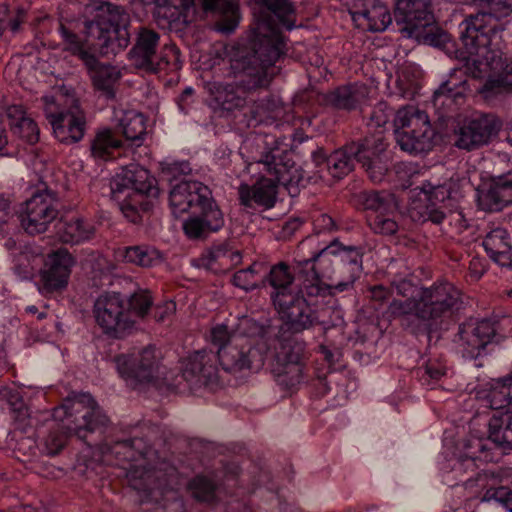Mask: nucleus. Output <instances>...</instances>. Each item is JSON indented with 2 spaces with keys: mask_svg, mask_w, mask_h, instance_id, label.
I'll use <instances>...</instances> for the list:
<instances>
[{
  "mask_svg": "<svg viewBox=\"0 0 512 512\" xmlns=\"http://www.w3.org/2000/svg\"><path fill=\"white\" fill-rule=\"evenodd\" d=\"M418 44L443 50L455 57L460 66L451 69L447 80L434 92L435 105L458 103L468 91L467 76L485 79L480 92L486 97L508 92L512 88V58L503 59L501 34H407Z\"/></svg>",
  "mask_w": 512,
  "mask_h": 512,
  "instance_id": "f257e3e1",
  "label": "nucleus"
},
{
  "mask_svg": "<svg viewBox=\"0 0 512 512\" xmlns=\"http://www.w3.org/2000/svg\"><path fill=\"white\" fill-rule=\"evenodd\" d=\"M284 34H249L225 47L237 84L213 83L209 87L210 106L215 111L232 112L245 107L247 94L270 82L268 69L287 51Z\"/></svg>",
  "mask_w": 512,
  "mask_h": 512,
  "instance_id": "f03ea898",
  "label": "nucleus"
},
{
  "mask_svg": "<svg viewBox=\"0 0 512 512\" xmlns=\"http://www.w3.org/2000/svg\"><path fill=\"white\" fill-rule=\"evenodd\" d=\"M264 331H253L237 342L222 347L215 354L201 350L189 355L183 366V378L191 384L214 382L218 375V363L227 372L250 370L259 371L266 359L265 344L262 343Z\"/></svg>",
  "mask_w": 512,
  "mask_h": 512,
  "instance_id": "7ed1b4c3",
  "label": "nucleus"
},
{
  "mask_svg": "<svg viewBox=\"0 0 512 512\" xmlns=\"http://www.w3.org/2000/svg\"><path fill=\"white\" fill-rule=\"evenodd\" d=\"M360 32H445L436 25L430 4L425 0H397L394 14L379 0H361L350 10Z\"/></svg>",
  "mask_w": 512,
  "mask_h": 512,
  "instance_id": "20e7f679",
  "label": "nucleus"
},
{
  "mask_svg": "<svg viewBox=\"0 0 512 512\" xmlns=\"http://www.w3.org/2000/svg\"><path fill=\"white\" fill-rule=\"evenodd\" d=\"M151 11L158 19L161 29L168 32H183L192 21L197 6L207 17L215 20L214 32H234L240 21L238 5L232 0H129Z\"/></svg>",
  "mask_w": 512,
  "mask_h": 512,
  "instance_id": "39448f33",
  "label": "nucleus"
},
{
  "mask_svg": "<svg viewBox=\"0 0 512 512\" xmlns=\"http://www.w3.org/2000/svg\"><path fill=\"white\" fill-rule=\"evenodd\" d=\"M246 170L253 176L260 174L254 185L241 184L238 188L240 204L246 208H272L276 202L277 186H294L300 180L294 161L279 148L263 152L259 158L247 163Z\"/></svg>",
  "mask_w": 512,
  "mask_h": 512,
  "instance_id": "423d86ee",
  "label": "nucleus"
},
{
  "mask_svg": "<svg viewBox=\"0 0 512 512\" xmlns=\"http://www.w3.org/2000/svg\"><path fill=\"white\" fill-rule=\"evenodd\" d=\"M398 295L405 300H393L388 312L395 318L414 317L431 330L434 323L458 303L460 291L449 282H437L430 287H417L407 280L396 284Z\"/></svg>",
  "mask_w": 512,
  "mask_h": 512,
  "instance_id": "0eeeda50",
  "label": "nucleus"
},
{
  "mask_svg": "<svg viewBox=\"0 0 512 512\" xmlns=\"http://www.w3.org/2000/svg\"><path fill=\"white\" fill-rule=\"evenodd\" d=\"M53 417L55 421L44 442L48 455L58 454L65 447L68 435L75 434L85 440L89 433L108 423V417L89 393H72L54 409Z\"/></svg>",
  "mask_w": 512,
  "mask_h": 512,
  "instance_id": "6e6552de",
  "label": "nucleus"
},
{
  "mask_svg": "<svg viewBox=\"0 0 512 512\" xmlns=\"http://www.w3.org/2000/svg\"><path fill=\"white\" fill-rule=\"evenodd\" d=\"M293 281L294 277L286 264L280 263L271 268L269 284L273 288V305L287 330L300 333L314 326L317 316L308 301L296 292Z\"/></svg>",
  "mask_w": 512,
  "mask_h": 512,
  "instance_id": "1a4fd4ad",
  "label": "nucleus"
},
{
  "mask_svg": "<svg viewBox=\"0 0 512 512\" xmlns=\"http://www.w3.org/2000/svg\"><path fill=\"white\" fill-rule=\"evenodd\" d=\"M488 438L470 437L464 444L455 471H474L477 462L498 461L506 450H512V409L494 414L488 423Z\"/></svg>",
  "mask_w": 512,
  "mask_h": 512,
  "instance_id": "9d476101",
  "label": "nucleus"
},
{
  "mask_svg": "<svg viewBox=\"0 0 512 512\" xmlns=\"http://www.w3.org/2000/svg\"><path fill=\"white\" fill-rule=\"evenodd\" d=\"M411 202L408 213L412 220L419 222L431 221L440 224L445 219L442 208L454 209L462 197L459 185L452 180L442 184L424 181L410 191Z\"/></svg>",
  "mask_w": 512,
  "mask_h": 512,
  "instance_id": "9b49d317",
  "label": "nucleus"
},
{
  "mask_svg": "<svg viewBox=\"0 0 512 512\" xmlns=\"http://www.w3.org/2000/svg\"><path fill=\"white\" fill-rule=\"evenodd\" d=\"M396 140L401 150L411 154L428 152L433 147V130L428 115L417 107L400 108L394 119Z\"/></svg>",
  "mask_w": 512,
  "mask_h": 512,
  "instance_id": "f8f14e48",
  "label": "nucleus"
},
{
  "mask_svg": "<svg viewBox=\"0 0 512 512\" xmlns=\"http://www.w3.org/2000/svg\"><path fill=\"white\" fill-rule=\"evenodd\" d=\"M93 316L102 333L113 339L125 338L135 326L127 301L116 292H105L96 298Z\"/></svg>",
  "mask_w": 512,
  "mask_h": 512,
  "instance_id": "ddd939ff",
  "label": "nucleus"
},
{
  "mask_svg": "<svg viewBox=\"0 0 512 512\" xmlns=\"http://www.w3.org/2000/svg\"><path fill=\"white\" fill-rule=\"evenodd\" d=\"M64 50L77 56L89 70L94 87L105 93L109 98L114 97V86L120 79V71L111 65H99L97 60L98 48L90 39H82L79 34H63Z\"/></svg>",
  "mask_w": 512,
  "mask_h": 512,
  "instance_id": "4468645a",
  "label": "nucleus"
},
{
  "mask_svg": "<svg viewBox=\"0 0 512 512\" xmlns=\"http://www.w3.org/2000/svg\"><path fill=\"white\" fill-rule=\"evenodd\" d=\"M63 99L62 95H44V112L58 141L65 144L76 143L85 133V115L78 105L72 106L69 110L62 109Z\"/></svg>",
  "mask_w": 512,
  "mask_h": 512,
  "instance_id": "2eb2a0df",
  "label": "nucleus"
},
{
  "mask_svg": "<svg viewBox=\"0 0 512 512\" xmlns=\"http://www.w3.org/2000/svg\"><path fill=\"white\" fill-rule=\"evenodd\" d=\"M361 204L366 211L369 228L376 234L393 235L398 230L395 219L399 208L396 196L386 190L363 192Z\"/></svg>",
  "mask_w": 512,
  "mask_h": 512,
  "instance_id": "dca6fc26",
  "label": "nucleus"
},
{
  "mask_svg": "<svg viewBox=\"0 0 512 512\" xmlns=\"http://www.w3.org/2000/svg\"><path fill=\"white\" fill-rule=\"evenodd\" d=\"M330 255L339 258V265L348 271V276L343 281L337 282L332 288L338 292H343L353 285L359 277L362 268V252L356 246H344L338 241H333L330 245L324 248L311 252L307 258H299V264H310L317 262L324 267L331 264Z\"/></svg>",
  "mask_w": 512,
  "mask_h": 512,
  "instance_id": "f3484780",
  "label": "nucleus"
},
{
  "mask_svg": "<svg viewBox=\"0 0 512 512\" xmlns=\"http://www.w3.org/2000/svg\"><path fill=\"white\" fill-rule=\"evenodd\" d=\"M112 198L122 201L121 210L131 222H136L138 214L133 205L126 203V198L132 194H144L151 188L148 170L138 164H130L121 169L110 182Z\"/></svg>",
  "mask_w": 512,
  "mask_h": 512,
  "instance_id": "a211bd4d",
  "label": "nucleus"
},
{
  "mask_svg": "<svg viewBox=\"0 0 512 512\" xmlns=\"http://www.w3.org/2000/svg\"><path fill=\"white\" fill-rule=\"evenodd\" d=\"M115 364L120 377L132 387L138 383L151 382L159 374V359L152 346L137 353L118 355L115 357Z\"/></svg>",
  "mask_w": 512,
  "mask_h": 512,
  "instance_id": "6ab92c4d",
  "label": "nucleus"
},
{
  "mask_svg": "<svg viewBox=\"0 0 512 512\" xmlns=\"http://www.w3.org/2000/svg\"><path fill=\"white\" fill-rule=\"evenodd\" d=\"M141 442L142 441L139 439L117 442L112 447V452L120 461L130 463L129 467H126L130 486L135 490L151 493L154 489L151 484L154 471L150 468H146L144 465L133 464V462H138L146 457L147 451L139 449Z\"/></svg>",
  "mask_w": 512,
  "mask_h": 512,
  "instance_id": "aec40b11",
  "label": "nucleus"
},
{
  "mask_svg": "<svg viewBox=\"0 0 512 512\" xmlns=\"http://www.w3.org/2000/svg\"><path fill=\"white\" fill-rule=\"evenodd\" d=\"M75 264L74 256L67 249L60 248L48 253L39 272L42 290L46 293L65 290Z\"/></svg>",
  "mask_w": 512,
  "mask_h": 512,
  "instance_id": "412c9836",
  "label": "nucleus"
},
{
  "mask_svg": "<svg viewBox=\"0 0 512 512\" xmlns=\"http://www.w3.org/2000/svg\"><path fill=\"white\" fill-rule=\"evenodd\" d=\"M55 200L48 192H38L28 199L21 210V226L29 234H39L57 217Z\"/></svg>",
  "mask_w": 512,
  "mask_h": 512,
  "instance_id": "4be33fe9",
  "label": "nucleus"
},
{
  "mask_svg": "<svg viewBox=\"0 0 512 512\" xmlns=\"http://www.w3.org/2000/svg\"><path fill=\"white\" fill-rule=\"evenodd\" d=\"M512 14V0H488L487 11L470 15L459 24V32H504L509 22L499 23Z\"/></svg>",
  "mask_w": 512,
  "mask_h": 512,
  "instance_id": "5701e85b",
  "label": "nucleus"
},
{
  "mask_svg": "<svg viewBox=\"0 0 512 512\" xmlns=\"http://www.w3.org/2000/svg\"><path fill=\"white\" fill-rule=\"evenodd\" d=\"M386 146L383 134L378 132L366 137L359 145L351 147L356 161L362 164L373 182H381L387 172V165L383 160Z\"/></svg>",
  "mask_w": 512,
  "mask_h": 512,
  "instance_id": "b1692460",
  "label": "nucleus"
},
{
  "mask_svg": "<svg viewBox=\"0 0 512 512\" xmlns=\"http://www.w3.org/2000/svg\"><path fill=\"white\" fill-rule=\"evenodd\" d=\"M497 130L498 122L492 115H481L466 120L455 132V145L465 150L478 148L487 144Z\"/></svg>",
  "mask_w": 512,
  "mask_h": 512,
  "instance_id": "393cba45",
  "label": "nucleus"
},
{
  "mask_svg": "<svg viewBox=\"0 0 512 512\" xmlns=\"http://www.w3.org/2000/svg\"><path fill=\"white\" fill-rule=\"evenodd\" d=\"M495 335L493 323L489 320H469L459 327V347L463 357L476 358L491 342Z\"/></svg>",
  "mask_w": 512,
  "mask_h": 512,
  "instance_id": "a878e982",
  "label": "nucleus"
},
{
  "mask_svg": "<svg viewBox=\"0 0 512 512\" xmlns=\"http://www.w3.org/2000/svg\"><path fill=\"white\" fill-rule=\"evenodd\" d=\"M208 199L203 200L197 206L199 215L189 217L183 223L185 234L192 239H197L209 233L217 232L224 226V216L210 192Z\"/></svg>",
  "mask_w": 512,
  "mask_h": 512,
  "instance_id": "bb28decb",
  "label": "nucleus"
},
{
  "mask_svg": "<svg viewBox=\"0 0 512 512\" xmlns=\"http://www.w3.org/2000/svg\"><path fill=\"white\" fill-rule=\"evenodd\" d=\"M260 7V21L267 32L291 31L297 28L296 9L291 0H254Z\"/></svg>",
  "mask_w": 512,
  "mask_h": 512,
  "instance_id": "cd10ccee",
  "label": "nucleus"
},
{
  "mask_svg": "<svg viewBox=\"0 0 512 512\" xmlns=\"http://www.w3.org/2000/svg\"><path fill=\"white\" fill-rule=\"evenodd\" d=\"M210 189L199 181H181L170 190L169 203L172 213L179 217L201 201L208 199Z\"/></svg>",
  "mask_w": 512,
  "mask_h": 512,
  "instance_id": "c85d7f7f",
  "label": "nucleus"
},
{
  "mask_svg": "<svg viewBox=\"0 0 512 512\" xmlns=\"http://www.w3.org/2000/svg\"><path fill=\"white\" fill-rule=\"evenodd\" d=\"M315 239L313 237H309L302 241L300 245L298 246L297 250V257L295 258V262L297 263L298 268H300L302 271L305 269H310V271H307L304 279L301 283L300 289L296 290V292L299 293L300 296L304 298V295H306L308 298H315L318 296H324L327 294L328 287L323 284L321 281L322 277H330L328 275V271H326L325 267L323 265H319L317 262H311L310 264H299L298 259L299 258H306L304 256V250L306 248L312 247L314 244Z\"/></svg>",
  "mask_w": 512,
  "mask_h": 512,
  "instance_id": "c756f323",
  "label": "nucleus"
},
{
  "mask_svg": "<svg viewBox=\"0 0 512 512\" xmlns=\"http://www.w3.org/2000/svg\"><path fill=\"white\" fill-rule=\"evenodd\" d=\"M512 204V174L494 178L486 191L478 193V206L484 211H500Z\"/></svg>",
  "mask_w": 512,
  "mask_h": 512,
  "instance_id": "7c9ffc66",
  "label": "nucleus"
},
{
  "mask_svg": "<svg viewBox=\"0 0 512 512\" xmlns=\"http://www.w3.org/2000/svg\"><path fill=\"white\" fill-rule=\"evenodd\" d=\"M242 255L230 243L214 244L199 258L200 266L214 273H224L241 263Z\"/></svg>",
  "mask_w": 512,
  "mask_h": 512,
  "instance_id": "2f4dec72",
  "label": "nucleus"
},
{
  "mask_svg": "<svg viewBox=\"0 0 512 512\" xmlns=\"http://www.w3.org/2000/svg\"><path fill=\"white\" fill-rule=\"evenodd\" d=\"M354 145L358 144L351 143L344 149L334 151L328 157L323 150L316 151L313 153V160L317 165L326 162L329 174L335 179H342L352 170L353 161L356 160L355 154L351 152Z\"/></svg>",
  "mask_w": 512,
  "mask_h": 512,
  "instance_id": "473e14b6",
  "label": "nucleus"
},
{
  "mask_svg": "<svg viewBox=\"0 0 512 512\" xmlns=\"http://www.w3.org/2000/svg\"><path fill=\"white\" fill-rule=\"evenodd\" d=\"M483 247L489 257L500 266L512 262V246L508 232L501 227L491 230L483 240Z\"/></svg>",
  "mask_w": 512,
  "mask_h": 512,
  "instance_id": "72a5a7b5",
  "label": "nucleus"
},
{
  "mask_svg": "<svg viewBox=\"0 0 512 512\" xmlns=\"http://www.w3.org/2000/svg\"><path fill=\"white\" fill-rule=\"evenodd\" d=\"M369 94L365 84L354 83L338 87L328 96V101L337 109L354 110L363 105Z\"/></svg>",
  "mask_w": 512,
  "mask_h": 512,
  "instance_id": "f704fd0d",
  "label": "nucleus"
},
{
  "mask_svg": "<svg viewBox=\"0 0 512 512\" xmlns=\"http://www.w3.org/2000/svg\"><path fill=\"white\" fill-rule=\"evenodd\" d=\"M95 233L94 226L80 217L63 219L57 227V235L66 244H80L90 240Z\"/></svg>",
  "mask_w": 512,
  "mask_h": 512,
  "instance_id": "c9c22d12",
  "label": "nucleus"
},
{
  "mask_svg": "<svg viewBox=\"0 0 512 512\" xmlns=\"http://www.w3.org/2000/svg\"><path fill=\"white\" fill-rule=\"evenodd\" d=\"M159 43V34H138L133 48L129 52L133 65L147 72L153 69V60Z\"/></svg>",
  "mask_w": 512,
  "mask_h": 512,
  "instance_id": "e433bc0d",
  "label": "nucleus"
},
{
  "mask_svg": "<svg viewBox=\"0 0 512 512\" xmlns=\"http://www.w3.org/2000/svg\"><path fill=\"white\" fill-rule=\"evenodd\" d=\"M253 329L257 332H262V327H259L254 321L244 318L240 321L239 329L234 330L229 328L227 324H216L210 330V341L219 349L227 347L230 344L237 342L245 337L248 333L246 329Z\"/></svg>",
  "mask_w": 512,
  "mask_h": 512,
  "instance_id": "4c0bfd02",
  "label": "nucleus"
},
{
  "mask_svg": "<svg viewBox=\"0 0 512 512\" xmlns=\"http://www.w3.org/2000/svg\"><path fill=\"white\" fill-rule=\"evenodd\" d=\"M308 352L306 343L295 337L279 340L275 355V364H307Z\"/></svg>",
  "mask_w": 512,
  "mask_h": 512,
  "instance_id": "58836bf2",
  "label": "nucleus"
},
{
  "mask_svg": "<svg viewBox=\"0 0 512 512\" xmlns=\"http://www.w3.org/2000/svg\"><path fill=\"white\" fill-rule=\"evenodd\" d=\"M307 364H275L272 372L279 386L286 390L297 389L307 378Z\"/></svg>",
  "mask_w": 512,
  "mask_h": 512,
  "instance_id": "ea45409f",
  "label": "nucleus"
},
{
  "mask_svg": "<svg viewBox=\"0 0 512 512\" xmlns=\"http://www.w3.org/2000/svg\"><path fill=\"white\" fill-rule=\"evenodd\" d=\"M486 395L487 406L500 410L512 403V379L510 375L505 378L492 380Z\"/></svg>",
  "mask_w": 512,
  "mask_h": 512,
  "instance_id": "a19ab883",
  "label": "nucleus"
},
{
  "mask_svg": "<svg viewBox=\"0 0 512 512\" xmlns=\"http://www.w3.org/2000/svg\"><path fill=\"white\" fill-rule=\"evenodd\" d=\"M118 126L124 137L131 142H141L146 134V118L135 110L124 111Z\"/></svg>",
  "mask_w": 512,
  "mask_h": 512,
  "instance_id": "79ce46f5",
  "label": "nucleus"
},
{
  "mask_svg": "<svg viewBox=\"0 0 512 512\" xmlns=\"http://www.w3.org/2000/svg\"><path fill=\"white\" fill-rule=\"evenodd\" d=\"M123 258L126 262L141 267H152L162 262V253L148 245H136L126 247L123 251Z\"/></svg>",
  "mask_w": 512,
  "mask_h": 512,
  "instance_id": "37998d69",
  "label": "nucleus"
},
{
  "mask_svg": "<svg viewBox=\"0 0 512 512\" xmlns=\"http://www.w3.org/2000/svg\"><path fill=\"white\" fill-rule=\"evenodd\" d=\"M130 34H114V38L110 34H79L82 39H90L98 48L99 55H107L109 53L116 54L125 49L129 42Z\"/></svg>",
  "mask_w": 512,
  "mask_h": 512,
  "instance_id": "c03bdc74",
  "label": "nucleus"
},
{
  "mask_svg": "<svg viewBox=\"0 0 512 512\" xmlns=\"http://www.w3.org/2000/svg\"><path fill=\"white\" fill-rule=\"evenodd\" d=\"M120 146L121 140L110 129H103L96 133L91 143V155L95 159L108 160Z\"/></svg>",
  "mask_w": 512,
  "mask_h": 512,
  "instance_id": "a18cd8bd",
  "label": "nucleus"
},
{
  "mask_svg": "<svg viewBox=\"0 0 512 512\" xmlns=\"http://www.w3.org/2000/svg\"><path fill=\"white\" fill-rule=\"evenodd\" d=\"M278 110V101L272 96L254 100L250 110L251 120L254 121V125L272 123L277 118Z\"/></svg>",
  "mask_w": 512,
  "mask_h": 512,
  "instance_id": "49530a36",
  "label": "nucleus"
},
{
  "mask_svg": "<svg viewBox=\"0 0 512 512\" xmlns=\"http://www.w3.org/2000/svg\"><path fill=\"white\" fill-rule=\"evenodd\" d=\"M26 18L27 11L24 7L0 3V32H17Z\"/></svg>",
  "mask_w": 512,
  "mask_h": 512,
  "instance_id": "de8ad7c7",
  "label": "nucleus"
},
{
  "mask_svg": "<svg viewBox=\"0 0 512 512\" xmlns=\"http://www.w3.org/2000/svg\"><path fill=\"white\" fill-rule=\"evenodd\" d=\"M153 69L147 72L158 73L160 71H174L181 68L180 53L175 45H165L160 57L153 60Z\"/></svg>",
  "mask_w": 512,
  "mask_h": 512,
  "instance_id": "09e8293b",
  "label": "nucleus"
},
{
  "mask_svg": "<svg viewBox=\"0 0 512 512\" xmlns=\"http://www.w3.org/2000/svg\"><path fill=\"white\" fill-rule=\"evenodd\" d=\"M261 264L253 263L246 269H241L233 275V284L245 291L253 290L261 280Z\"/></svg>",
  "mask_w": 512,
  "mask_h": 512,
  "instance_id": "8fccbe9b",
  "label": "nucleus"
},
{
  "mask_svg": "<svg viewBox=\"0 0 512 512\" xmlns=\"http://www.w3.org/2000/svg\"><path fill=\"white\" fill-rule=\"evenodd\" d=\"M194 498L199 501L212 502L215 498V484L204 476H197L189 483Z\"/></svg>",
  "mask_w": 512,
  "mask_h": 512,
  "instance_id": "3c124183",
  "label": "nucleus"
},
{
  "mask_svg": "<svg viewBox=\"0 0 512 512\" xmlns=\"http://www.w3.org/2000/svg\"><path fill=\"white\" fill-rule=\"evenodd\" d=\"M152 297L147 290H139L132 294L127 301L131 314L135 313L139 317H144L152 306Z\"/></svg>",
  "mask_w": 512,
  "mask_h": 512,
  "instance_id": "603ef678",
  "label": "nucleus"
},
{
  "mask_svg": "<svg viewBox=\"0 0 512 512\" xmlns=\"http://www.w3.org/2000/svg\"><path fill=\"white\" fill-rule=\"evenodd\" d=\"M14 133L17 134L20 138H22L28 144H35L39 140V128L36 122L31 119H24L21 122L15 123V128H13Z\"/></svg>",
  "mask_w": 512,
  "mask_h": 512,
  "instance_id": "864d4df0",
  "label": "nucleus"
},
{
  "mask_svg": "<svg viewBox=\"0 0 512 512\" xmlns=\"http://www.w3.org/2000/svg\"><path fill=\"white\" fill-rule=\"evenodd\" d=\"M483 501H496L507 510L512 508V489L506 486L488 488L482 498Z\"/></svg>",
  "mask_w": 512,
  "mask_h": 512,
  "instance_id": "5fc2aeb1",
  "label": "nucleus"
},
{
  "mask_svg": "<svg viewBox=\"0 0 512 512\" xmlns=\"http://www.w3.org/2000/svg\"><path fill=\"white\" fill-rule=\"evenodd\" d=\"M422 372L420 374L421 380L423 384L428 386L433 385V382L438 381L442 376L446 373L445 366L437 361H429L423 369L419 370Z\"/></svg>",
  "mask_w": 512,
  "mask_h": 512,
  "instance_id": "6e6d98bb",
  "label": "nucleus"
},
{
  "mask_svg": "<svg viewBox=\"0 0 512 512\" xmlns=\"http://www.w3.org/2000/svg\"><path fill=\"white\" fill-rule=\"evenodd\" d=\"M397 88L401 97L406 99L413 98L419 89L418 83L414 80H407L405 72H401L397 79Z\"/></svg>",
  "mask_w": 512,
  "mask_h": 512,
  "instance_id": "4d7b16f0",
  "label": "nucleus"
},
{
  "mask_svg": "<svg viewBox=\"0 0 512 512\" xmlns=\"http://www.w3.org/2000/svg\"><path fill=\"white\" fill-rule=\"evenodd\" d=\"M369 298L374 303V307L378 309L389 300L391 290L383 285H375L369 288Z\"/></svg>",
  "mask_w": 512,
  "mask_h": 512,
  "instance_id": "13d9d810",
  "label": "nucleus"
},
{
  "mask_svg": "<svg viewBox=\"0 0 512 512\" xmlns=\"http://www.w3.org/2000/svg\"><path fill=\"white\" fill-rule=\"evenodd\" d=\"M176 311V304L172 300L164 301L154 308V318L158 322H163L173 315Z\"/></svg>",
  "mask_w": 512,
  "mask_h": 512,
  "instance_id": "bf43d9fd",
  "label": "nucleus"
},
{
  "mask_svg": "<svg viewBox=\"0 0 512 512\" xmlns=\"http://www.w3.org/2000/svg\"><path fill=\"white\" fill-rule=\"evenodd\" d=\"M313 226L317 233L332 231L335 228L333 218L325 213H319L313 217Z\"/></svg>",
  "mask_w": 512,
  "mask_h": 512,
  "instance_id": "052dcab7",
  "label": "nucleus"
},
{
  "mask_svg": "<svg viewBox=\"0 0 512 512\" xmlns=\"http://www.w3.org/2000/svg\"><path fill=\"white\" fill-rule=\"evenodd\" d=\"M397 174L400 178H403L404 175H408L409 179L406 184H403L405 188L411 187L414 185L413 177L419 174L417 165L413 163H401L398 165Z\"/></svg>",
  "mask_w": 512,
  "mask_h": 512,
  "instance_id": "680f3d73",
  "label": "nucleus"
},
{
  "mask_svg": "<svg viewBox=\"0 0 512 512\" xmlns=\"http://www.w3.org/2000/svg\"><path fill=\"white\" fill-rule=\"evenodd\" d=\"M7 116L10 120V125L12 129L15 128V123L21 122L22 120L29 118L26 116V112L22 105L9 106L7 109Z\"/></svg>",
  "mask_w": 512,
  "mask_h": 512,
  "instance_id": "e2e57ef3",
  "label": "nucleus"
},
{
  "mask_svg": "<svg viewBox=\"0 0 512 512\" xmlns=\"http://www.w3.org/2000/svg\"><path fill=\"white\" fill-rule=\"evenodd\" d=\"M468 269H469L470 276L473 279L478 280L485 273L486 265H485V262L481 258L474 257L470 260Z\"/></svg>",
  "mask_w": 512,
  "mask_h": 512,
  "instance_id": "0e129e2a",
  "label": "nucleus"
},
{
  "mask_svg": "<svg viewBox=\"0 0 512 512\" xmlns=\"http://www.w3.org/2000/svg\"><path fill=\"white\" fill-rule=\"evenodd\" d=\"M169 170L172 174L188 175L191 172L190 163L187 161H178L170 164Z\"/></svg>",
  "mask_w": 512,
  "mask_h": 512,
  "instance_id": "69168bd1",
  "label": "nucleus"
},
{
  "mask_svg": "<svg viewBox=\"0 0 512 512\" xmlns=\"http://www.w3.org/2000/svg\"><path fill=\"white\" fill-rule=\"evenodd\" d=\"M8 144V137L5 128L0 126V153L6 148Z\"/></svg>",
  "mask_w": 512,
  "mask_h": 512,
  "instance_id": "338daca9",
  "label": "nucleus"
},
{
  "mask_svg": "<svg viewBox=\"0 0 512 512\" xmlns=\"http://www.w3.org/2000/svg\"><path fill=\"white\" fill-rule=\"evenodd\" d=\"M507 141L512 145V122L510 123L507 130Z\"/></svg>",
  "mask_w": 512,
  "mask_h": 512,
  "instance_id": "774afa93",
  "label": "nucleus"
}]
</instances>
